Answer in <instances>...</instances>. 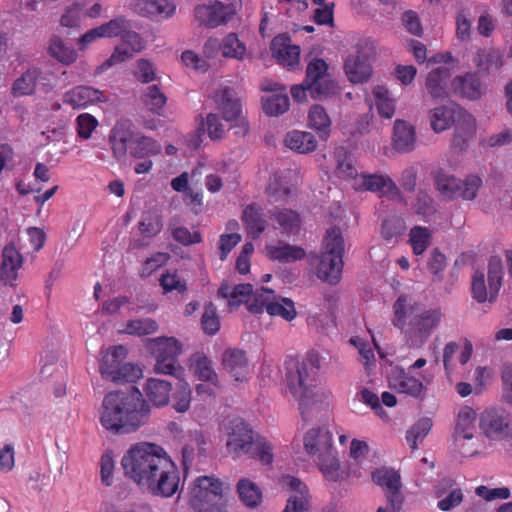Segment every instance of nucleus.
<instances>
[{
	"label": "nucleus",
	"mask_w": 512,
	"mask_h": 512,
	"mask_svg": "<svg viewBox=\"0 0 512 512\" xmlns=\"http://www.w3.org/2000/svg\"><path fill=\"white\" fill-rule=\"evenodd\" d=\"M150 406L137 388L113 391L102 401L101 425L114 434L135 432L149 419Z\"/></svg>",
	"instance_id": "f257e3e1"
},
{
	"label": "nucleus",
	"mask_w": 512,
	"mask_h": 512,
	"mask_svg": "<svg viewBox=\"0 0 512 512\" xmlns=\"http://www.w3.org/2000/svg\"><path fill=\"white\" fill-rule=\"evenodd\" d=\"M393 325L400 329L406 343L413 348L422 347L436 331L442 320L440 308L427 307L407 295H400L393 304Z\"/></svg>",
	"instance_id": "f03ea898"
},
{
	"label": "nucleus",
	"mask_w": 512,
	"mask_h": 512,
	"mask_svg": "<svg viewBox=\"0 0 512 512\" xmlns=\"http://www.w3.org/2000/svg\"><path fill=\"white\" fill-rule=\"evenodd\" d=\"M169 458L162 447L140 442L126 451L121 459V465L124 475L142 488Z\"/></svg>",
	"instance_id": "7ed1b4c3"
},
{
	"label": "nucleus",
	"mask_w": 512,
	"mask_h": 512,
	"mask_svg": "<svg viewBox=\"0 0 512 512\" xmlns=\"http://www.w3.org/2000/svg\"><path fill=\"white\" fill-rule=\"evenodd\" d=\"M226 449L233 459L244 455L258 459L263 465L273 462V447L265 438L254 437L252 429L241 418L229 422L226 428Z\"/></svg>",
	"instance_id": "20e7f679"
},
{
	"label": "nucleus",
	"mask_w": 512,
	"mask_h": 512,
	"mask_svg": "<svg viewBox=\"0 0 512 512\" xmlns=\"http://www.w3.org/2000/svg\"><path fill=\"white\" fill-rule=\"evenodd\" d=\"M305 452L317 463L326 480L338 482L345 478L333 447V435L325 428H311L303 438Z\"/></svg>",
	"instance_id": "39448f33"
},
{
	"label": "nucleus",
	"mask_w": 512,
	"mask_h": 512,
	"mask_svg": "<svg viewBox=\"0 0 512 512\" xmlns=\"http://www.w3.org/2000/svg\"><path fill=\"white\" fill-rule=\"evenodd\" d=\"M344 240L340 228L330 227L323 239L322 251L311 257L317 277L331 285L340 281L343 269Z\"/></svg>",
	"instance_id": "423d86ee"
},
{
	"label": "nucleus",
	"mask_w": 512,
	"mask_h": 512,
	"mask_svg": "<svg viewBox=\"0 0 512 512\" xmlns=\"http://www.w3.org/2000/svg\"><path fill=\"white\" fill-rule=\"evenodd\" d=\"M110 138L117 157L129 154L135 159L151 158L162 151V146L156 139L133 130L127 122H118L112 129Z\"/></svg>",
	"instance_id": "0eeeda50"
},
{
	"label": "nucleus",
	"mask_w": 512,
	"mask_h": 512,
	"mask_svg": "<svg viewBox=\"0 0 512 512\" xmlns=\"http://www.w3.org/2000/svg\"><path fill=\"white\" fill-rule=\"evenodd\" d=\"M319 369L318 356L313 353L309 354L302 362H293L287 367V386L290 393L299 400L300 407L313 397Z\"/></svg>",
	"instance_id": "6e6552de"
},
{
	"label": "nucleus",
	"mask_w": 512,
	"mask_h": 512,
	"mask_svg": "<svg viewBox=\"0 0 512 512\" xmlns=\"http://www.w3.org/2000/svg\"><path fill=\"white\" fill-rule=\"evenodd\" d=\"M149 348L156 358L155 373L171 375L177 379L183 376L184 369L177 360L182 352V344L176 338L160 337L151 339Z\"/></svg>",
	"instance_id": "1a4fd4ad"
},
{
	"label": "nucleus",
	"mask_w": 512,
	"mask_h": 512,
	"mask_svg": "<svg viewBox=\"0 0 512 512\" xmlns=\"http://www.w3.org/2000/svg\"><path fill=\"white\" fill-rule=\"evenodd\" d=\"M434 184L440 195L446 200L462 198L471 201L476 198L482 179L477 175H468L464 180L456 178L443 170L434 175Z\"/></svg>",
	"instance_id": "9d476101"
},
{
	"label": "nucleus",
	"mask_w": 512,
	"mask_h": 512,
	"mask_svg": "<svg viewBox=\"0 0 512 512\" xmlns=\"http://www.w3.org/2000/svg\"><path fill=\"white\" fill-rule=\"evenodd\" d=\"M305 81L314 100L323 101L340 93V87L328 73V65L323 59L313 58L308 63Z\"/></svg>",
	"instance_id": "9b49d317"
},
{
	"label": "nucleus",
	"mask_w": 512,
	"mask_h": 512,
	"mask_svg": "<svg viewBox=\"0 0 512 512\" xmlns=\"http://www.w3.org/2000/svg\"><path fill=\"white\" fill-rule=\"evenodd\" d=\"M274 291L269 288L261 287L254 295V303L248 307L253 313H261L264 308L272 316H281L287 321L296 317L294 302L289 298L280 297L278 300L270 301V296Z\"/></svg>",
	"instance_id": "f8f14e48"
},
{
	"label": "nucleus",
	"mask_w": 512,
	"mask_h": 512,
	"mask_svg": "<svg viewBox=\"0 0 512 512\" xmlns=\"http://www.w3.org/2000/svg\"><path fill=\"white\" fill-rule=\"evenodd\" d=\"M180 484V475L176 465L169 458L162 468L152 475L141 489H146L150 494L159 497L173 496Z\"/></svg>",
	"instance_id": "ddd939ff"
},
{
	"label": "nucleus",
	"mask_w": 512,
	"mask_h": 512,
	"mask_svg": "<svg viewBox=\"0 0 512 512\" xmlns=\"http://www.w3.org/2000/svg\"><path fill=\"white\" fill-rule=\"evenodd\" d=\"M213 98L226 121L239 120V123L236 125L235 134L246 135L249 131V125L246 120L240 117L242 105L236 92L232 88L224 87L217 90Z\"/></svg>",
	"instance_id": "4468645a"
},
{
	"label": "nucleus",
	"mask_w": 512,
	"mask_h": 512,
	"mask_svg": "<svg viewBox=\"0 0 512 512\" xmlns=\"http://www.w3.org/2000/svg\"><path fill=\"white\" fill-rule=\"evenodd\" d=\"M237 11V1L234 3H222L212 1L208 4H202L195 7L194 13L196 20L207 27L215 28L226 24L232 19Z\"/></svg>",
	"instance_id": "2eb2a0df"
},
{
	"label": "nucleus",
	"mask_w": 512,
	"mask_h": 512,
	"mask_svg": "<svg viewBox=\"0 0 512 512\" xmlns=\"http://www.w3.org/2000/svg\"><path fill=\"white\" fill-rule=\"evenodd\" d=\"M223 483L214 476H199L191 488L190 504L194 510H202L208 503L220 502Z\"/></svg>",
	"instance_id": "dca6fc26"
},
{
	"label": "nucleus",
	"mask_w": 512,
	"mask_h": 512,
	"mask_svg": "<svg viewBox=\"0 0 512 512\" xmlns=\"http://www.w3.org/2000/svg\"><path fill=\"white\" fill-rule=\"evenodd\" d=\"M431 127L436 133L448 129L452 124L458 123L465 125L469 132L472 127V115L459 106H441L436 107L430 112Z\"/></svg>",
	"instance_id": "f3484780"
},
{
	"label": "nucleus",
	"mask_w": 512,
	"mask_h": 512,
	"mask_svg": "<svg viewBox=\"0 0 512 512\" xmlns=\"http://www.w3.org/2000/svg\"><path fill=\"white\" fill-rule=\"evenodd\" d=\"M388 384L397 393L408 395L414 399H423L426 394L423 381L400 366H395L390 370Z\"/></svg>",
	"instance_id": "a211bd4d"
},
{
	"label": "nucleus",
	"mask_w": 512,
	"mask_h": 512,
	"mask_svg": "<svg viewBox=\"0 0 512 512\" xmlns=\"http://www.w3.org/2000/svg\"><path fill=\"white\" fill-rule=\"evenodd\" d=\"M367 48L370 52L374 51V42L365 39L357 44V54L350 55L344 64V69L348 79L353 83H361L369 79L372 68L366 59V55H361V49Z\"/></svg>",
	"instance_id": "6ab92c4d"
},
{
	"label": "nucleus",
	"mask_w": 512,
	"mask_h": 512,
	"mask_svg": "<svg viewBox=\"0 0 512 512\" xmlns=\"http://www.w3.org/2000/svg\"><path fill=\"white\" fill-rule=\"evenodd\" d=\"M358 189L377 193L379 196L396 199L400 197V189L386 174L362 173L355 182Z\"/></svg>",
	"instance_id": "aec40b11"
},
{
	"label": "nucleus",
	"mask_w": 512,
	"mask_h": 512,
	"mask_svg": "<svg viewBox=\"0 0 512 512\" xmlns=\"http://www.w3.org/2000/svg\"><path fill=\"white\" fill-rule=\"evenodd\" d=\"M121 38L123 41L122 45L115 48L110 58L98 67V71H104L117 63L123 62L132 57L133 53L140 52L144 48L142 37L134 31L125 28Z\"/></svg>",
	"instance_id": "412c9836"
},
{
	"label": "nucleus",
	"mask_w": 512,
	"mask_h": 512,
	"mask_svg": "<svg viewBox=\"0 0 512 512\" xmlns=\"http://www.w3.org/2000/svg\"><path fill=\"white\" fill-rule=\"evenodd\" d=\"M282 485L292 492L283 512H305L310 509V495L306 484L290 475L282 477Z\"/></svg>",
	"instance_id": "4be33fe9"
},
{
	"label": "nucleus",
	"mask_w": 512,
	"mask_h": 512,
	"mask_svg": "<svg viewBox=\"0 0 512 512\" xmlns=\"http://www.w3.org/2000/svg\"><path fill=\"white\" fill-rule=\"evenodd\" d=\"M451 87L455 95L472 101L480 99L486 93V84L481 81L477 72L454 77Z\"/></svg>",
	"instance_id": "5701e85b"
},
{
	"label": "nucleus",
	"mask_w": 512,
	"mask_h": 512,
	"mask_svg": "<svg viewBox=\"0 0 512 512\" xmlns=\"http://www.w3.org/2000/svg\"><path fill=\"white\" fill-rule=\"evenodd\" d=\"M372 480L385 490L387 501L391 502L392 507L403 503V496L399 491L400 475L396 471L388 468L377 469L372 473Z\"/></svg>",
	"instance_id": "b1692460"
},
{
	"label": "nucleus",
	"mask_w": 512,
	"mask_h": 512,
	"mask_svg": "<svg viewBox=\"0 0 512 512\" xmlns=\"http://www.w3.org/2000/svg\"><path fill=\"white\" fill-rule=\"evenodd\" d=\"M473 345L468 339H462L458 342H448L443 349V365L447 377H451L455 367V358L457 357L461 365H465L471 358Z\"/></svg>",
	"instance_id": "393cba45"
},
{
	"label": "nucleus",
	"mask_w": 512,
	"mask_h": 512,
	"mask_svg": "<svg viewBox=\"0 0 512 512\" xmlns=\"http://www.w3.org/2000/svg\"><path fill=\"white\" fill-rule=\"evenodd\" d=\"M22 265L23 257L21 253L13 245L5 246L0 264V281L6 286L14 287Z\"/></svg>",
	"instance_id": "a878e982"
},
{
	"label": "nucleus",
	"mask_w": 512,
	"mask_h": 512,
	"mask_svg": "<svg viewBox=\"0 0 512 512\" xmlns=\"http://www.w3.org/2000/svg\"><path fill=\"white\" fill-rule=\"evenodd\" d=\"M290 42L288 35L280 34L273 38L271 51L281 65L294 69L299 64L300 48Z\"/></svg>",
	"instance_id": "bb28decb"
},
{
	"label": "nucleus",
	"mask_w": 512,
	"mask_h": 512,
	"mask_svg": "<svg viewBox=\"0 0 512 512\" xmlns=\"http://www.w3.org/2000/svg\"><path fill=\"white\" fill-rule=\"evenodd\" d=\"M222 364L227 373L235 381H245L249 375V362L245 351L230 348L224 351L222 355Z\"/></svg>",
	"instance_id": "cd10ccee"
},
{
	"label": "nucleus",
	"mask_w": 512,
	"mask_h": 512,
	"mask_svg": "<svg viewBox=\"0 0 512 512\" xmlns=\"http://www.w3.org/2000/svg\"><path fill=\"white\" fill-rule=\"evenodd\" d=\"M476 411L469 407H462L457 415L453 438L457 446H460L465 440H471L476 431Z\"/></svg>",
	"instance_id": "c85d7f7f"
},
{
	"label": "nucleus",
	"mask_w": 512,
	"mask_h": 512,
	"mask_svg": "<svg viewBox=\"0 0 512 512\" xmlns=\"http://www.w3.org/2000/svg\"><path fill=\"white\" fill-rule=\"evenodd\" d=\"M175 5L168 0H138L134 4L136 13L143 17L165 19L173 15Z\"/></svg>",
	"instance_id": "c756f323"
},
{
	"label": "nucleus",
	"mask_w": 512,
	"mask_h": 512,
	"mask_svg": "<svg viewBox=\"0 0 512 512\" xmlns=\"http://www.w3.org/2000/svg\"><path fill=\"white\" fill-rule=\"evenodd\" d=\"M415 145V128L404 120H396L392 137L393 148L400 153H407L414 150Z\"/></svg>",
	"instance_id": "7c9ffc66"
},
{
	"label": "nucleus",
	"mask_w": 512,
	"mask_h": 512,
	"mask_svg": "<svg viewBox=\"0 0 512 512\" xmlns=\"http://www.w3.org/2000/svg\"><path fill=\"white\" fill-rule=\"evenodd\" d=\"M265 250L269 259L280 263H292L302 260L306 255L302 247L290 245L283 241H278L275 244H267Z\"/></svg>",
	"instance_id": "2f4dec72"
},
{
	"label": "nucleus",
	"mask_w": 512,
	"mask_h": 512,
	"mask_svg": "<svg viewBox=\"0 0 512 512\" xmlns=\"http://www.w3.org/2000/svg\"><path fill=\"white\" fill-rule=\"evenodd\" d=\"M451 78V71L447 67H438L429 72L426 79V88L434 99L448 97V83Z\"/></svg>",
	"instance_id": "473e14b6"
},
{
	"label": "nucleus",
	"mask_w": 512,
	"mask_h": 512,
	"mask_svg": "<svg viewBox=\"0 0 512 512\" xmlns=\"http://www.w3.org/2000/svg\"><path fill=\"white\" fill-rule=\"evenodd\" d=\"M171 389L170 382L157 378H149L144 386L146 397L156 407H163L169 403Z\"/></svg>",
	"instance_id": "72a5a7b5"
},
{
	"label": "nucleus",
	"mask_w": 512,
	"mask_h": 512,
	"mask_svg": "<svg viewBox=\"0 0 512 512\" xmlns=\"http://www.w3.org/2000/svg\"><path fill=\"white\" fill-rule=\"evenodd\" d=\"M473 63L478 69V74L489 75L491 71L502 67L503 57L499 50L484 48L477 50L473 57Z\"/></svg>",
	"instance_id": "f704fd0d"
},
{
	"label": "nucleus",
	"mask_w": 512,
	"mask_h": 512,
	"mask_svg": "<svg viewBox=\"0 0 512 512\" xmlns=\"http://www.w3.org/2000/svg\"><path fill=\"white\" fill-rule=\"evenodd\" d=\"M253 293L251 284H238L233 287L223 283L217 292L219 298L227 299L228 306L232 309L239 307L242 303H247Z\"/></svg>",
	"instance_id": "c9c22d12"
},
{
	"label": "nucleus",
	"mask_w": 512,
	"mask_h": 512,
	"mask_svg": "<svg viewBox=\"0 0 512 512\" xmlns=\"http://www.w3.org/2000/svg\"><path fill=\"white\" fill-rule=\"evenodd\" d=\"M242 221L252 238H258L267 226V220L262 209L255 204L248 205L244 209Z\"/></svg>",
	"instance_id": "e433bc0d"
},
{
	"label": "nucleus",
	"mask_w": 512,
	"mask_h": 512,
	"mask_svg": "<svg viewBox=\"0 0 512 512\" xmlns=\"http://www.w3.org/2000/svg\"><path fill=\"white\" fill-rule=\"evenodd\" d=\"M101 373L107 375L115 383H133L142 377V369L133 363L102 368Z\"/></svg>",
	"instance_id": "4c0bfd02"
},
{
	"label": "nucleus",
	"mask_w": 512,
	"mask_h": 512,
	"mask_svg": "<svg viewBox=\"0 0 512 512\" xmlns=\"http://www.w3.org/2000/svg\"><path fill=\"white\" fill-rule=\"evenodd\" d=\"M284 143L289 149L301 154L310 153L317 146V140L312 133L299 130L288 132Z\"/></svg>",
	"instance_id": "58836bf2"
},
{
	"label": "nucleus",
	"mask_w": 512,
	"mask_h": 512,
	"mask_svg": "<svg viewBox=\"0 0 512 512\" xmlns=\"http://www.w3.org/2000/svg\"><path fill=\"white\" fill-rule=\"evenodd\" d=\"M480 428L491 439L500 437L508 428L505 418L496 411L488 410L480 417Z\"/></svg>",
	"instance_id": "ea45409f"
},
{
	"label": "nucleus",
	"mask_w": 512,
	"mask_h": 512,
	"mask_svg": "<svg viewBox=\"0 0 512 512\" xmlns=\"http://www.w3.org/2000/svg\"><path fill=\"white\" fill-rule=\"evenodd\" d=\"M206 440L201 432L191 435L190 441L182 448V462L185 469L193 465L197 457L199 460L206 456Z\"/></svg>",
	"instance_id": "a19ab883"
},
{
	"label": "nucleus",
	"mask_w": 512,
	"mask_h": 512,
	"mask_svg": "<svg viewBox=\"0 0 512 512\" xmlns=\"http://www.w3.org/2000/svg\"><path fill=\"white\" fill-rule=\"evenodd\" d=\"M138 229L146 238L157 236L163 229V217L161 212L157 209L145 211L138 223Z\"/></svg>",
	"instance_id": "79ce46f5"
},
{
	"label": "nucleus",
	"mask_w": 512,
	"mask_h": 512,
	"mask_svg": "<svg viewBox=\"0 0 512 512\" xmlns=\"http://www.w3.org/2000/svg\"><path fill=\"white\" fill-rule=\"evenodd\" d=\"M309 126L318 131L322 139H327L330 134L331 119L323 106L315 104L308 113Z\"/></svg>",
	"instance_id": "37998d69"
},
{
	"label": "nucleus",
	"mask_w": 512,
	"mask_h": 512,
	"mask_svg": "<svg viewBox=\"0 0 512 512\" xmlns=\"http://www.w3.org/2000/svg\"><path fill=\"white\" fill-rule=\"evenodd\" d=\"M96 99V90L87 86H78L64 94V104L70 105L73 109L86 107Z\"/></svg>",
	"instance_id": "c03bdc74"
},
{
	"label": "nucleus",
	"mask_w": 512,
	"mask_h": 512,
	"mask_svg": "<svg viewBox=\"0 0 512 512\" xmlns=\"http://www.w3.org/2000/svg\"><path fill=\"white\" fill-rule=\"evenodd\" d=\"M40 75L37 68H31L25 71L19 78H17L12 86V94L15 97L31 95L35 91L36 81Z\"/></svg>",
	"instance_id": "a18cd8bd"
},
{
	"label": "nucleus",
	"mask_w": 512,
	"mask_h": 512,
	"mask_svg": "<svg viewBox=\"0 0 512 512\" xmlns=\"http://www.w3.org/2000/svg\"><path fill=\"white\" fill-rule=\"evenodd\" d=\"M192 366L196 376L204 381L218 385V376L212 367V361L204 354H195L192 358Z\"/></svg>",
	"instance_id": "49530a36"
},
{
	"label": "nucleus",
	"mask_w": 512,
	"mask_h": 512,
	"mask_svg": "<svg viewBox=\"0 0 512 512\" xmlns=\"http://www.w3.org/2000/svg\"><path fill=\"white\" fill-rule=\"evenodd\" d=\"M237 491L241 501L247 507H257L262 500L261 489L249 479H241L237 483Z\"/></svg>",
	"instance_id": "de8ad7c7"
},
{
	"label": "nucleus",
	"mask_w": 512,
	"mask_h": 512,
	"mask_svg": "<svg viewBox=\"0 0 512 512\" xmlns=\"http://www.w3.org/2000/svg\"><path fill=\"white\" fill-rule=\"evenodd\" d=\"M145 106L154 114L161 115L167 98L157 85L148 86L142 96Z\"/></svg>",
	"instance_id": "09e8293b"
},
{
	"label": "nucleus",
	"mask_w": 512,
	"mask_h": 512,
	"mask_svg": "<svg viewBox=\"0 0 512 512\" xmlns=\"http://www.w3.org/2000/svg\"><path fill=\"white\" fill-rule=\"evenodd\" d=\"M159 285L164 294L171 292L182 294L187 291V282L179 275L177 270L165 271L159 279Z\"/></svg>",
	"instance_id": "8fccbe9b"
},
{
	"label": "nucleus",
	"mask_w": 512,
	"mask_h": 512,
	"mask_svg": "<svg viewBox=\"0 0 512 512\" xmlns=\"http://www.w3.org/2000/svg\"><path fill=\"white\" fill-rule=\"evenodd\" d=\"M274 219L279 228L287 235L296 234L300 228L299 215L292 210L283 209L274 213Z\"/></svg>",
	"instance_id": "3c124183"
},
{
	"label": "nucleus",
	"mask_w": 512,
	"mask_h": 512,
	"mask_svg": "<svg viewBox=\"0 0 512 512\" xmlns=\"http://www.w3.org/2000/svg\"><path fill=\"white\" fill-rule=\"evenodd\" d=\"M49 53L52 57L57 59L59 62L69 65L76 60V51L62 41L61 38L54 36L49 45Z\"/></svg>",
	"instance_id": "603ef678"
},
{
	"label": "nucleus",
	"mask_w": 512,
	"mask_h": 512,
	"mask_svg": "<svg viewBox=\"0 0 512 512\" xmlns=\"http://www.w3.org/2000/svg\"><path fill=\"white\" fill-rule=\"evenodd\" d=\"M289 97L285 93L272 94L262 99L264 112L269 116H278L289 109Z\"/></svg>",
	"instance_id": "864d4df0"
},
{
	"label": "nucleus",
	"mask_w": 512,
	"mask_h": 512,
	"mask_svg": "<svg viewBox=\"0 0 512 512\" xmlns=\"http://www.w3.org/2000/svg\"><path fill=\"white\" fill-rule=\"evenodd\" d=\"M335 158L337 162V173L343 178H355L357 169L354 165V159L350 152L343 147L335 150Z\"/></svg>",
	"instance_id": "5fc2aeb1"
},
{
	"label": "nucleus",
	"mask_w": 512,
	"mask_h": 512,
	"mask_svg": "<svg viewBox=\"0 0 512 512\" xmlns=\"http://www.w3.org/2000/svg\"><path fill=\"white\" fill-rule=\"evenodd\" d=\"M157 329L158 324L155 320L142 318L128 321L125 328L120 330V332L136 336H145L155 333Z\"/></svg>",
	"instance_id": "6e6d98bb"
},
{
	"label": "nucleus",
	"mask_w": 512,
	"mask_h": 512,
	"mask_svg": "<svg viewBox=\"0 0 512 512\" xmlns=\"http://www.w3.org/2000/svg\"><path fill=\"white\" fill-rule=\"evenodd\" d=\"M431 231L427 227L415 226L410 230L409 242L415 255H422L428 248Z\"/></svg>",
	"instance_id": "4d7b16f0"
},
{
	"label": "nucleus",
	"mask_w": 512,
	"mask_h": 512,
	"mask_svg": "<svg viewBox=\"0 0 512 512\" xmlns=\"http://www.w3.org/2000/svg\"><path fill=\"white\" fill-rule=\"evenodd\" d=\"M373 95L379 114L387 119L392 118L395 113V102L389 97L388 90L383 86H376L373 89Z\"/></svg>",
	"instance_id": "13d9d810"
},
{
	"label": "nucleus",
	"mask_w": 512,
	"mask_h": 512,
	"mask_svg": "<svg viewBox=\"0 0 512 512\" xmlns=\"http://www.w3.org/2000/svg\"><path fill=\"white\" fill-rule=\"evenodd\" d=\"M431 428V419L422 418L407 431L406 440L412 450L418 448V443L423 441Z\"/></svg>",
	"instance_id": "bf43d9fd"
},
{
	"label": "nucleus",
	"mask_w": 512,
	"mask_h": 512,
	"mask_svg": "<svg viewBox=\"0 0 512 512\" xmlns=\"http://www.w3.org/2000/svg\"><path fill=\"white\" fill-rule=\"evenodd\" d=\"M224 57L242 59L246 53V46L235 33H230L222 40L220 45Z\"/></svg>",
	"instance_id": "052dcab7"
},
{
	"label": "nucleus",
	"mask_w": 512,
	"mask_h": 512,
	"mask_svg": "<svg viewBox=\"0 0 512 512\" xmlns=\"http://www.w3.org/2000/svg\"><path fill=\"white\" fill-rule=\"evenodd\" d=\"M169 230L171 231L173 239L182 245L189 246L202 241V236L199 232H190L188 228L182 226L177 227L175 218L170 220Z\"/></svg>",
	"instance_id": "680f3d73"
},
{
	"label": "nucleus",
	"mask_w": 512,
	"mask_h": 512,
	"mask_svg": "<svg viewBox=\"0 0 512 512\" xmlns=\"http://www.w3.org/2000/svg\"><path fill=\"white\" fill-rule=\"evenodd\" d=\"M502 282V263L498 258H492L488 265V284H489V301H493L501 287Z\"/></svg>",
	"instance_id": "e2e57ef3"
},
{
	"label": "nucleus",
	"mask_w": 512,
	"mask_h": 512,
	"mask_svg": "<svg viewBox=\"0 0 512 512\" xmlns=\"http://www.w3.org/2000/svg\"><path fill=\"white\" fill-rule=\"evenodd\" d=\"M191 389L187 382L180 381L173 394V408L178 413H185L191 404Z\"/></svg>",
	"instance_id": "0e129e2a"
},
{
	"label": "nucleus",
	"mask_w": 512,
	"mask_h": 512,
	"mask_svg": "<svg viewBox=\"0 0 512 512\" xmlns=\"http://www.w3.org/2000/svg\"><path fill=\"white\" fill-rule=\"evenodd\" d=\"M170 259V255L166 252H156L147 258L139 271L141 278H147L152 275L154 271L163 267L167 264Z\"/></svg>",
	"instance_id": "69168bd1"
},
{
	"label": "nucleus",
	"mask_w": 512,
	"mask_h": 512,
	"mask_svg": "<svg viewBox=\"0 0 512 512\" xmlns=\"http://www.w3.org/2000/svg\"><path fill=\"white\" fill-rule=\"evenodd\" d=\"M201 324L206 334L214 335L219 331L220 321L217 316L216 307L212 303L205 306L204 313L201 318Z\"/></svg>",
	"instance_id": "338daca9"
},
{
	"label": "nucleus",
	"mask_w": 512,
	"mask_h": 512,
	"mask_svg": "<svg viewBox=\"0 0 512 512\" xmlns=\"http://www.w3.org/2000/svg\"><path fill=\"white\" fill-rule=\"evenodd\" d=\"M413 209L418 215L422 216L433 215L436 211L433 198L424 190L417 192Z\"/></svg>",
	"instance_id": "774afa93"
}]
</instances>
